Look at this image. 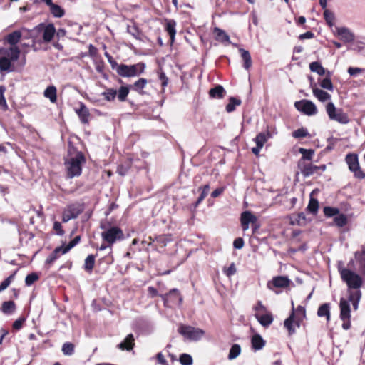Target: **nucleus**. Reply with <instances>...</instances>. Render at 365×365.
Returning a JSON list of instances; mask_svg holds the SVG:
<instances>
[{
	"mask_svg": "<svg viewBox=\"0 0 365 365\" xmlns=\"http://www.w3.org/2000/svg\"><path fill=\"white\" fill-rule=\"evenodd\" d=\"M85 163L86 158L81 152H77L74 156L66 160L65 165L67 176L69 178H73L81 175L82 172V165Z\"/></svg>",
	"mask_w": 365,
	"mask_h": 365,
	"instance_id": "f257e3e1",
	"label": "nucleus"
},
{
	"mask_svg": "<svg viewBox=\"0 0 365 365\" xmlns=\"http://www.w3.org/2000/svg\"><path fill=\"white\" fill-rule=\"evenodd\" d=\"M338 269L341 279L349 289H358L362 286L363 281L359 274L343 267H339Z\"/></svg>",
	"mask_w": 365,
	"mask_h": 365,
	"instance_id": "f03ea898",
	"label": "nucleus"
},
{
	"mask_svg": "<svg viewBox=\"0 0 365 365\" xmlns=\"http://www.w3.org/2000/svg\"><path fill=\"white\" fill-rule=\"evenodd\" d=\"M145 65L143 62L133 65L121 63L118 68V74L123 78L138 76L144 72Z\"/></svg>",
	"mask_w": 365,
	"mask_h": 365,
	"instance_id": "7ed1b4c3",
	"label": "nucleus"
},
{
	"mask_svg": "<svg viewBox=\"0 0 365 365\" xmlns=\"http://www.w3.org/2000/svg\"><path fill=\"white\" fill-rule=\"evenodd\" d=\"M326 111L331 120H335L341 124H346L349 122L347 114L342 109L336 108L332 102H329L327 104Z\"/></svg>",
	"mask_w": 365,
	"mask_h": 365,
	"instance_id": "20e7f679",
	"label": "nucleus"
},
{
	"mask_svg": "<svg viewBox=\"0 0 365 365\" xmlns=\"http://www.w3.org/2000/svg\"><path fill=\"white\" fill-rule=\"evenodd\" d=\"M103 241L109 244L110 247L118 240L124 239L123 230L116 226L110 227L101 233Z\"/></svg>",
	"mask_w": 365,
	"mask_h": 365,
	"instance_id": "39448f33",
	"label": "nucleus"
},
{
	"mask_svg": "<svg viewBox=\"0 0 365 365\" xmlns=\"http://www.w3.org/2000/svg\"><path fill=\"white\" fill-rule=\"evenodd\" d=\"M340 319L343 321L342 328L348 330L351 328V308L349 302L344 298H341L339 302Z\"/></svg>",
	"mask_w": 365,
	"mask_h": 365,
	"instance_id": "423d86ee",
	"label": "nucleus"
},
{
	"mask_svg": "<svg viewBox=\"0 0 365 365\" xmlns=\"http://www.w3.org/2000/svg\"><path fill=\"white\" fill-rule=\"evenodd\" d=\"M84 210L83 204L76 202L68 205L63 210L62 220L67 222L72 219H76Z\"/></svg>",
	"mask_w": 365,
	"mask_h": 365,
	"instance_id": "0eeeda50",
	"label": "nucleus"
},
{
	"mask_svg": "<svg viewBox=\"0 0 365 365\" xmlns=\"http://www.w3.org/2000/svg\"><path fill=\"white\" fill-rule=\"evenodd\" d=\"M346 162L349 169L354 173V176L358 179L365 178V173L361 169L358 156L356 154L349 153L346 156Z\"/></svg>",
	"mask_w": 365,
	"mask_h": 365,
	"instance_id": "6e6552de",
	"label": "nucleus"
},
{
	"mask_svg": "<svg viewBox=\"0 0 365 365\" xmlns=\"http://www.w3.org/2000/svg\"><path fill=\"white\" fill-rule=\"evenodd\" d=\"M178 332L183 336L192 341L200 340L205 335L204 330L185 325H181L178 329Z\"/></svg>",
	"mask_w": 365,
	"mask_h": 365,
	"instance_id": "1a4fd4ad",
	"label": "nucleus"
},
{
	"mask_svg": "<svg viewBox=\"0 0 365 365\" xmlns=\"http://www.w3.org/2000/svg\"><path fill=\"white\" fill-rule=\"evenodd\" d=\"M296 109L307 115H314L317 113L315 104L309 100H301L294 103Z\"/></svg>",
	"mask_w": 365,
	"mask_h": 365,
	"instance_id": "9d476101",
	"label": "nucleus"
},
{
	"mask_svg": "<svg viewBox=\"0 0 365 365\" xmlns=\"http://www.w3.org/2000/svg\"><path fill=\"white\" fill-rule=\"evenodd\" d=\"M165 307H170L171 304L179 303L181 304L182 298L180 294L178 289H172L168 293L160 294Z\"/></svg>",
	"mask_w": 365,
	"mask_h": 365,
	"instance_id": "9b49d317",
	"label": "nucleus"
},
{
	"mask_svg": "<svg viewBox=\"0 0 365 365\" xmlns=\"http://www.w3.org/2000/svg\"><path fill=\"white\" fill-rule=\"evenodd\" d=\"M20 56V50L17 46H10L0 48V56H2L11 62L16 61Z\"/></svg>",
	"mask_w": 365,
	"mask_h": 365,
	"instance_id": "f8f14e48",
	"label": "nucleus"
},
{
	"mask_svg": "<svg viewBox=\"0 0 365 365\" xmlns=\"http://www.w3.org/2000/svg\"><path fill=\"white\" fill-rule=\"evenodd\" d=\"M291 280L286 276L274 277L273 279L268 282L267 287L274 290V288H286L289 286Z\"/></svg>",
	"mask_w": 365,
	"mask_h": 365,
	"instance_id": "ddd939ff",
	"label": "nucleus"
},
{
	"mask_svg": "<svg viewBox=\"0 0 365 365\" xmlns=\"http://www.w3.org/2000/svg\"><path fill=\"white\" fill-rule=\"evenodd\" d=\"M240 220H241V225H242V230L244 231H245L249 229V224L250 223H252V224L256 223L257 221V219L256 216H255L250 211H245L241 214Z\"/></svg>",
	"mask_w": 365,
	"mask_h": 365,
	"instance_id": "4468645a",
	"label": "nucleus"
},
{
	"mask_svg": "<svg viewBox=\"0 0 365 365\" xmlns=\"http://www.w3.org/2000/svg\"><path fill=\"white\" fill-rule=\"evenodd\" d=\"M336 32L337 35L345 43L353 42L355 39L354 34L346 27H338L336 28Z\"/></svg>",
	"mask_w": 365,
	"mask_h": 365,
	"instance_id": "2eb2a0df",
	"label": "nucleus"
},
{
	"mask_svg": "<svg viewBox=\"0 0 365 365\" xmlns=\"http://www.w3.org/2000/svg\"><path fill=\"white\" fill-rule=\"evenodd\" d=\"M255 316L260 324L264 327H269L273 322V316L269 312H264V313L256 312Z\"/></svg>",
	"mask_w": 365,
	"mask_h": 365,
	"instance_id": "dca6fc26",
	"label": "nucleus"
},
{
	"mask_svg": "<svg viewBox=\"0 0 365 365\" xmlns=\"http://www.w3.org/2000/svg\"><path fill=\"white\" fill-rule=\"evenodd\" d=\"M313 95L321 102H325L331 98V95L319 88L317 85L311 83Z\"/></svg>",
	"mask_w": 365,
	"mask_h": 365,
	"instance_id": "f3484780",
	"label": "nucleus"
},
{
	"mask_svg": "<svg viewBox=\"0 0 365 365\" xmlns=\"http://www.w3.org/2000/svg\"><path fill=\"white\" fill-rule=\"evenodd\" d=\"M76 112L82 123H88L89 121L90 112L83 103H80V107Z\"/></svg>",
	"mask_w": 365,
	"mask_h": 365,
	"instance_id": "a211bd4d",
	"label": "nucleus"
},
{
	"mask_svg": "<svg viewBox=\"0 0 365 365\" xmlns=\"http://www.w3.org/2000/svg\"><path fill=\"white\" fill-rule=\"evenodd\" d=\"M134 336L132 334H128L123 341L118 344L117 347L121 350L130 351L133 349L135 342Z\"/></svg>",
	"mask_w": 365,
	"mask_h": 365,
	"instance_id": "6ab92c4d",
	"label": "nucleus"
},
{
	"mask_svg": "<svg viewBox=\"0 0 365 365\" xmlns=\"http://www.w3.org/2000/svg\"><path fill=\"white\" fill-rule=\"evenodd\" d=\"M148 83V80L143 78H139L133 85L130 86V88L140 95H144L145 92L143 89L145 88Z\"/></svg>",
	"mask_w": 365,
	"mask_h": 365,
	"instance_id": "aec40b11",
	"label": "nucleus"
},
{
	"mask_svg": "<svg viewBox=\"0 0 365 365\" xmlns=\"http://www.w3.org/2000/svg\"><path fill=\"white\" fill-rule=\"evenodd\" d=\"M299 166L304 177H309L318 171L317 165L312 164H303L302 165L299 164Z\"/></svg>",
	"mask_w": 365,
	"mask_h": 365,
	"instance_id": "412c9836",
	"label": "nucleus"
},
{
	"mask_svg": "<svg viewBox=\"0 0 365 365\" xmlns=\"http://www.w3.org/2000/svg\"><path fill=\"white\" fill-rule=\"evenodd\" d=\"M56 33L53 24H50L43 28V39L45 42H50Z\"/></svg>",
	"mask_w": 365,
	"mask_h": 365,
	"instance_id": "4be33fe9",
	"label": "nucleus"
},
{
	"mask_svg": "<svg viewBox=\"0 0 365 365\" xmlns=\"http://www.w3.org/2000/svg\"><path fill=\"white\" fill-rule=\"evenodd\" d=\"M215 39L221 43H230V36L222 29L215 27L214 29Z\"/></svg>",
	"mask_w": 365,
	"mask_h": 365,
	"instance_id": "5701e85b",
	"label": "nucleus"
},
{
	"mask_svg": "<svg viewBox=\"0 0 365 365\" xmlns=\"http://www.w3.org/2000/svg\"><path fill=\"white\" fill-rule=\"evenodd\" d=\"M239 52L240 53L241 57L244 62L243 67L246 70H249L252 64L251 56L249 51L244 48H240Z\"/></svg>",
	"mask_w": 365,
	"mask_h": 365,
	"instance_id": "b1692460",
	"label": "nucleus"
},
{
	"mask_svg": "<svg viewBox=\"0 0 365 365\" xmlns=\"http://www.w3.org/2000/svg\"><path fill=\"white\" fill-rule=\"evenodd\" d=\"M175 26H176V22L174 20L170 19V20H168L166 21L165 31L168 32V34L170 36L171 43H173L175 40V36L176 34Z\"/></svg>",
	"mask_w": 365,
	"mask_h": 365,
	"instance_id": "393cba45",
	"label": "nucleus"
},
{
	"mask_svg": "<svg viewBox=\"0 0 365 365\" xmlns=\"http://www.w3.org/2000/svg\"><path fill=\"white\" fill-rule=\"evenodd\" d=\"M317 315L319 317H326L327 322H329L331 318L330 304L329 303H324L319 306L317 310Z\"/></svg>",
	"mask_w": 365,
	"mask_h": 365,
	"instance_id": "a878e982",
	"label": "nucleus"
},
{
	"mask_svg": "<svg viewBox=\"0 0 365 365\" xmlns=\"http://www.w3.org/2000/svg\"><path fill=\"white\" fill-rule=\"evenodd\" d=\"M173 240L171 235H160L156 236L154 240H153V242H150V245H152L154 242H156L160 247H163L166 246V245Z\"/></svg>",
	"mask_w": 365,
	"mask_h": 365,
	"instance_id": "bb28decb",
	"label": "nucleus"
},
{
	"mask_svg": "<svg viewBox=\"0 0 365 365\" xmlns=\"http://www.w3.org/2000/svg\"><path fill=\"white\" fill-rule=\"evenodd\" d=\"M14 70V66L13 65V62L9 60L0 56V71L1 72H12Z\"/></svg>",
	"mask_w": 365,
	"mask_h": 365,
	"instance_id": "cd10ccee",
	"label": "nucleus"
},
{
	"mask_svg": "<svg viewBox=\"0 0 365 365\" xmlns=\"http://www.w3.org/2000/svg\"><path fill=\"white\" fill-rule=\"evenodd\" d=\"M330 76H331V72L327 71L326 78H324L323 79H319L318 81H319L320 86L322 88L332 91L334 90V86L331 81Z\"/></svg>",
	"mask_w": 365,
	"mask_h": 365,
	"instance_id": "c85d7f7f",
	"label": "nucleus"
},
{
	"mask_svg": "<svg viewBox=\"0 0 365 365\" xmlns=\"http://www.w3.org/2000/svg\"><path fill=\"white\" fill-rule=\"evenodd\" d=\"M264 345L265 341L259 334H256L252 337V347L253 349L260 350Z\"/></svg>",
	"mask_w": 365,
	"mask_h": 365,
	"instance_id": "c756f323",
	"label": "nucleus"
},
{
	"mask_svg": "<svg viewBox=\"0 0 365 365\" xmlns=\"http://www.w3.org/2000/svg\"><path fill=\"white\" fill-rule=\"evenodd\" d=\"M225 90L221 85H218L213 88H211L209 91L210 97L213 98H222L225 95Z\"/></svg>",
	"mask_w": 365,
	"mask_h": 365,
	"instance_id": "7c9ffc66",
	"label": "nucleus"
},
{
	"mask_svg": "<svg viewBox=\"0 0 365 365\" xmlns=\"http://www.w3.org/2000/svg\"><path fill=\"white\" fill-rule=\"evenodd\" d=\"M294 312H293L292 314L284 322V325L288 329L289 334H292L295 331V329L293 325L294 323H295L297 327H299V322H294Z\"/></svg>",
	"mask_w": 365,
	"mask_h": 365,
	"instance_id": "2f4dec72",
	"label": "nucleus"
},
{
	"mask_svg": "<svg viewBox=\"0 0 365 365\" xmlns=\"http://www.w3.org/2000/svg\"><path fill=\"white\" fill-rule=\"evenodd\" d=\"M21 33L20 31H14L6 36L7 42L11 46H16V44L20 41Z\"/></svg>",
	"mask_w": 365,
	"mask_h": 365,
	"instance_id": "473e14b6",
	"label": "nucleus"
},
{
	"mask_svg": "<svg viewBox=\"0 0 365 365\" xmlns=\"http://www.w3.org/2000/svg\"><path fill=\"white\" fill-rule=\"evenodd\" d=\"M56 92V88L54 86H49L46 88L43 94L51 103H56L57 100Z\"/></svg>",
	"mask_w": 365,
	"mask_h": 365,
	"instance_id": "72a5a7b5",
	"label": "nucleus"
},
{
	"mask_svg": "<svg viewBox=\"0 0 365 365\" xmlns=\"http://www.w3.org/2000/svg\"><path fill=\"white\" fill-rule=\"evenodd\" d=\"M60 253L62 254V247H57L55 250L49 255L46 260V264L51 266L60 256Z\"/></svg>",
	"mask_w": 365,
	"mask_h": 365,
	"instance_id": "f704fd0d",
	"label": "nucleus"
},
{
	"mask_svg": "<svg viewBox=\"0 0 365 365\" xmlns=\"http://www.w3.org/2000/svg\"><path fill=\"white\" fill-rule=\"evenodd\" d=\"M309 69L312 72L317 73L319 76H324L327 72L322 64L317 61L310 63Z\"/></svg>",
	"mask_w": 365,
	"mask_h": 365,
	"instance_id": "c9c22d12",
	"label": "nucleus"
},
{
	"mask_svg": "<svg viewBox=\"0 0 365 365\" xmlns=\"http://www.w3.org/2000/svg\"><path fill=\"white\" fill-rule=\"evenodd\" d=\"M270 138L271 134L269 131H267L265 133H260L256 136L255 141L257 145H259V147H263L266 141Z\"/></svg>",
	"mask_w": 365,
	"mask_h": 365,
	"instance_id": "e433bc0d",
	"label": "nucleus"
},
{
	"mask_svg": "<svg viewBox=\"0 0 365 365\" xmlns=\"http://www.w3.org/2000/svg\"><path fill=\"white\" fill-rule=\"evenodd\" d=\"M95 255H89L85 259L83 268L88 273L92 272L95 264Z\"/></svg>",
	"mask_w": 365,
	"mask_h": 365,
	"instance_id": "4c0bfd02",
	"label": "nucleus"
},
{
	"mask_svg": "<svg viewBox=\"0 0 365 365\" xmlns=\"http://www.w3.org/2000/svg\"><path fill=\"white\" fill-rule=\"evenodd\" d=\"M49 11L56 18H61L64 16V9L58 4H53L50 8Z\"/></svg>",
	"mask_w": 365,
	"mask_h": 365,
	"instance_id": "58836bf2",
	"label": "nucleus"
},
{
	"mask_svg": "<svg viewBox=\"0 0 365 365\" xmlns=\"http://www.w3.org/2000/svg\"><path fill=\"white\" fill-rule=\"evenodd\" d=\"M240 346L237 344H235L231 346L227 358L229 360H233L236 359L240 354Z\"/></svg>",
	"mask_w": 365,
	"mask_h": 365,
	"instance_id": "ea45409f",
	"label": "nucleus"
},
{
	"mask_svg": "<svg viewBox=\"0 0 365 365\" xmlns=\"http://www.w3.org/2000/svg\"><path fill=\"white\" fill-rule=\"evenodd\" d=\"M199 190L201 191V193L195 202V207H197L202 202V201L206 197L210 191V185L207 184L202 187H200Z\"/></svg>",
	"mask_w": 365,
	"mask_h": 365,
	"instance_id": "a19ab883",
	"label": "nucleus"
},
{
	"mask_svg": "<svg viewBox=\"0 0 365 365\" xmlns=\"http://www.w3.org/2000/svg\"><path fill=\"white\" fill-rule=\"evenodd\" d=\"M241 104V100L237 99L235 97H231L229 99V103L226 106V111L228 113H231L235 110L236 106H239Z\"/></svg>",
	"mask_w": 365,
	"mask_h": 365,
	"instance_id": "79ce46f5",
	"label": "nucleus"
},
{
	"mask_svg": "<svg viewBox=\"0 0 365 365\" xmlns=\"http://www.w3.org/2000/svg\"><path fill=\"white\" fill-rule=\"evenodd\" d=\"M334 222L336 226L339 227H342L345 226L348 222L347 217L344 214L339 213L338 215L334 217Z\"/></svg>",
	"mask_w": 365,
	"mask_h": 365,
	"instance_id": "37998d69",
	"label": "nucleus"
},
{
	"mask_svg": "<svg viewBox=\"0 0 365 365\" xmlns=\"http://www.w3.org/2000/svg\"><path fill=\"white\" fill-rule=\"evenodd\" d=\"M16 305L13 301L4 302L2 304L1 310L4 314H10L15 310Z\"/></svg>",
	"mask_w": 365,
	"mask_h": 365,
	"instance_id": "c03bdc74",
	"label": "nucleus"
},
{
	"mask_svg": "<svg viewBox=\"0 0 365 365\" xmlns=\"http://www.w3.org/2000/svg\"><path fill=\"white\" fill-rule=\"evenodd\" d=\"M75 346L71 342H66L62 346V352L65 356H71L74 353Z\"/></svg>",
	"mask_w": 365,
	"mask_h": 365,
	"instance_id": "a18cd8bd",
	"label": "nucleus"
},
{
	"mask_svg": "<svg viewBox=\"0 0 365 365\" xmlns=\"http://www.w3.org/2000/svg\"><path fill=\"white\" fill-rule=\"evenodd\" d=\"M324 214L327 217H336L339 214V209L334 207H324Z\"/></svg>",
	"mask_w": 365,
	"mask_h": 365,
	"instance_id": "49530a36",
	"label": "nucleus"
},
{
	"mask_svg": "<svg viewBox=\"0 0 365 365\" xmlns=\"http://www.w3.org/2000/svg\"><path fill=\"white\" fill-rule=\"evenodd\" d=\"M324 19H325L327 24L329 26H332L334 24L335 17H334V14L332 11H331L328 9H325L324 11Z\"/></svg>",
	"mask_w": 365,
	"mask_h": 365,
	"instance_id": "de8ad7c7",
	"label": "nucleus"
},
{
	"mask_svg": "<svg viewBox=\"0 0 365 365\" xmlns=\"http://www.w3.org/2000/svg\"><path fill=\"white\" fill-rule=\"evenodd\" d=\"M129 93L128 86H121L118 92V98L120 101L123 102L126 100Z\"/></svg>",
	"mask_w": 365,
	"mask_h": 365,
	"instance_id": "09e8293b",
	"label": "nucleus"
},
{
	"mask_svg": "<svg viewBox=\"0 0 365 365\" xmlns=\"http://www.w3.org/2000/svg\"><path fill=\"white\" fill-rule=\"evenodd\" d=\"M117 95L116 90L113 88L107 89L106 91L102 93V96L105 98V99L108 101H113Z\"/></svg>",
	"mask_w": 365,
	"mask_h": 365,
	"instance_id": "8fccbe9b",
	"label": "nucleus"
},
{
	"mask_svg": "<svg viewBox=\"0 0 365 365\" xmlns=\"http://www.w3.org/2000/svg\"><path fill=\"white\" fill-rule=\"evenodd\" d=\"M319 208V202L317 199L311 198L309 205L307 207V210L312 213L316 214Z\"/></svg>",
	"mask_w": 365,
	"mask_h": 365,
	"instance_id": "3c124183",
	"label": "nucleus"
},
{
	"mask_svg": "<svg viewBox=\"0 0 365 365\" xmlns=\"http://www.w3.org/2000/svg\"><path fill=\"white\" fill-rule=\"evenodd\" d=\"M179 361L182 365H192L193 360L192 356L188 354H182L180 356Z\"/></svg>",
	"mask_w": 365,
	"mask_h": 365,
	"instance_id": "603ef678",
	"label": "nucleus"
},
{
	"mask_svg": "<svg viewBox=\"0 0 365 365\" xmlns=\"http://www.w3.org/2000/svg\"><path fill=\"white\" fill-rule=\"evenodd\" d=\"M292 136L295 138H301L309 136L307 130L304 128H299L292 133Z\"/></svg>",
	"mask_w": 365,
	"mask_h": 365,
	"instance_id": "864d4df0",
	"label": "nucleus"
},
{
	"mask_svg": "<svg viewBox=\"0 0 365 365\" xmlns=\"http://www.w3.org/2000/svg\"><path fill=\"white\" fill-rule=\"evenodd\" d=\"M299 152L302 155V159L309 160L312 159L314 153L313 150H307L302 148H299Z\"/></svg>",
	"mask_w": 365,
	"mask_h": 365,
	"instance_id": "5fc2aeb1",
	"label": "nucleus"
},
{
	"mask_svg": "<svg viewBox=\"0 0 365 365\" xmlns=\"http://www.w3.org/2000/svg\"><path fill=\"white\" fill-rule=\"evenodd\" d=\"M38 279V276L36 273H31L26 277L25 284L26 286L32 285Z\"/></svg>",
	"mask_w": 365,
	"mask_h": 365,
	"instance_id": "6e6d98bb",
	"label": "nucleus"
},
{
	"mask_svg": "<svg viewBox=\"0 0 365 365\" xmlns=\"http://www.w3.org/2000/svg\"><path fill=\"white\" fill-rule=\"evenodd\" d=\"M5 90L6 89L4 86L0 87V107H1L3 110H6L8 108V106L4 95Z\"/></svg>",
	"mask_w": 365,
	"mask_h": 365,
	"instance_id": "4d7b16f0",
	"label": "nucleus"
},
{
	"mask_svg": "<svg viewBox=\"0 0 365 365\" xmlns=\"http://www.w3.org/2000/svg\"><path fill=\"white\" fill-rule=\"evenodd\" d=\"M16 272H14V274L8 277L5 280H4L0 284V292L6 289L11 284L13 280Z\"/></svg>",
	"mask_w": 365,
	"mask_h": 365,
	"instance_id": "13d9d810",
	"label": "nucleus"
},
{
	"mask_svg": "<svg viewBox=\"0 0 365 365\" xmlns=\"http://www.w3.org/2000/svg\"><path fill=\"white\" fill-rule=\"evenodd\" d=\"M361 297V292L360 290H356L354 292L350 291L349 296V302L360 301Z\"/></svg>",
	"mask_w": 365,
	"mask_h": 365,
	"instance_id": "bf43d9fd",
	"label": "nucleus"
},
{
	"mask_svg": "<svg viewBox=\"0 0 365 365\" xmlns=\"http://www.w3.org/2000/svg\"><path fill=\"white\" fill-rule=\"evenodd\" d=\"M128 31L135 38H136L138 40H141V37H140L141 33L136 26H133L132 28H128Z\"/></svg>",
	"mask_w": 365,
	"mask_h": 365,
	"instance_id": "052dcab7",
	"label": "nucleus"
},
{
	"mask_svg": "<svg viewBox=\"0 0 365 365\" xmlns=\"http://www.w3.org/2000/svg\"><path fill=\"white\" fill-rule=\"evenodd\" d=\"M158 78L161 81V86H162L163 88L164 89V88L165 86H167V85L168 83V78L166 76L165 73L163 71H160L158 73Z\"/></svg>",
	"mask_w": 365,
	"mask_h": 365,
	"instance_id": "680f3d73",
	"label": "nucleus"
},
{
	"mask_svg": "<svg viewBox=\"0 0 365 365\" xmlns=\"http://www.w3.org/2000/svg\"><path fill=\"white\" fill-rule=\"evenodd\" d=\"M24 322H25V318H24V317L19 318L18 319L14 321V322L13 323V328L15 330H19L20 329L22 328V326H23V324Z\"/></svg>",
	"mask_w": 365,
	"mask_h": 365,
	"instance_id": "e2e57ef3",
	"label": "nucleus"
},
{
	"mask_svg": "<svg viewBox=\"0 0 365 365\" xmlns=\"http://www.w3.org/2000/svg\"><path fill=\"white\" fill-rule=\"evenodd\" d=\"M233 246L235 249H242L244 246V240L242 237L236 238L233 242Z\"/></svg>",
	"mask_w": 365,
	"mask_h": 365,
	"instance_id": "0e129e2a",
	"label": "nucleus"
},
{
	"mask_svg": "<svg viewBox=\"0 0 365 365\" xmlns=\"http://www.w3.org/2000/svg\"><path fill=\"white\" fill-rule=\"evenodd\" d=\"M76 245V242L73 239L66 246L62 247V254L67 253L71 249H72Z\"/></svg>",
	"mask_w": 365,
	"mask_h": 365,
	"instance_id": "69168bd1",
	"label": "nucleus"
},
{
	"mask_svg": "<svg viewBox=\"0 0 365 365\" xmlns=\"http://www.w3.org/2000/svg\"><path fill=\"white\" fill-rule=\"evenodd\" d=\"M356 260L361 265H365V256H363L359 251L354 254Z\"/></svg>",
	"mask_w": 365,
	"mask_h": 365,
	"instance_id": "338daca9",
	"label": "nucleus"
},
{
	"mask_svg": "<svg viewBox=\"0 0 365 365\" xmlns=\"http://www.w3.org/2000/svg\"><path fill=\"white\" fill-rule=\"evenodd\" d=\"M227 277L234 275L236 273V267L234 263H232L230 267L225 271Z\"/></svg>",
	"mask_w": 365,
	"mask_h": 365,
	"instance_id": "774afa93",
	"label": "nucleus"
}]
</instances>
